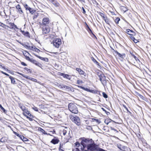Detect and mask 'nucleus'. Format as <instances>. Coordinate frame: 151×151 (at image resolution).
I'll use <instances>...</instances> for the list:
<instances>
[{
  "instance_id": "obj_1",
  "label": "nucleus",
  "mask_w": 151,
  "mask_h": 151,
  "mask_svg": "<svg viewBox=\"0 0 151 151\" xmlns=\"http://www.w3.org/2000/svg\"><path fill=\"white\" fill-rule=\"evenodd\" d=\"M20 108L22 111V114L30 121H32L35 116L31 114V112L29 111L27 108L24 106H21Z\"/></svg>"
},
{
  "instance_id": "obj_2",
  "label": "nucleus",
  "mask_w": 151,
  "mask_h": 151,
  "mask_svg": "<svg viewBox=\"0 0 151 151\" xmlns=\"http://www.w3.org/2000/svg\"><path fill=\"white\" fill-rule=\"evenodd\" d=\"M93 142V141L91 139L85 138H83L82 141L81 142V144L83 146V149L89 145L91 143Z\"/></svg>"
},
{
  "instance_id": "obj_3",
  "label": "nucleus",
  "mask_w": 151,
  "mask_h": 151,
  "mask_svg": "<svg viewBox=\"0 0 151 151\" xmlns=\"http://www.w3.org/2000/svg\"><path fill=\"white\" fill-rule=\"evenodd\" d=\"M69 110L72 113L76 114L78 112L77 107L76 104L73 103H70L68 106Z\"/></svg>"
},
{
  "instance_id": "obj_4",
  "label": "nucleus",
  "mask_w": 151,
  "mask_h": 151,
  "mask_svg": "<svg viewBox=\"0 0 151 151\" xmlns=\"http://www.w3.org/2000/svg\"><path fill=\"white\" fill-rule=\"evenodd\" d=\"M70 120L78 126L81 125V123L79 117L78 116H74L72 115L70 116Z\"/></svg>"
},
{
  "instance_id": "obj_5",
  "label": "nucleus",
  "mask_w": 151,
  "mask_h": 151,
  "mask_svg": "<svg viewBox=\"0 0 151 151\" xmlns=\"http://www.w3.org/2000/svg\"><path fill=\"white\" fill-rule=\"evenodd\" d=\"M81 88L84 90L87 91L88 92H90L94 94H97L100 95H101L100 93L101 92V91H98L97 90H93L90 89L89 88H86L84 87H81Z\"/></svg>"
},
{
  "instance_id": "obj_6",
  "label": "nucleus",
  "mask_w": 151,
  "mask_h": 151,
  "mask_svg": "<svg viewBox=\"0 0 151 151\" xmlns=\"http://www.w3.org/2000/svg\"><path fill=\"white\" fill-rule=\"evenodd\" d=\"M112 50H113L114 52L116 53L118 55L119 57V59L121 61H123L124 60V58L126 57V55L125 53L121 54L118 52L116 50H115L113 49V48H111Z\"/></svg>"
},
{
  "instance_id": "obj_7",
  "label": "nucleus",
  "mask_w": 151,
  "mask_h": 151,
  "mask_svg": "<svg viewBox=\"0 0 151 151\" xmlns=\"http://www.w3.org/2000/svg\"><path fill=\"white\" fill-rule=\"evenodd\" d=\"M54 46L55 47H59L61 44V40L60 39H55L52 41Z\"/></svg>"
},
{
  "instance_id": "obj_8",
  "label": "nucleus",
  "mask_w": 151,
  "mask_h": 151,
  "mask_svg": "<svg viewBox=\"0 0 151 151\" xmlns=\"http://www.w3.org/2000/svg\"><path fill=\"white\" fill-rule=\"evenodd\" d=\"M100 80L102 83L103 85H105L106 83V76L103 74L102 73L99 75Z\"/></svg>"
},
{
  "instance_id": "obj_9",
  "label": "nucleus",
  "mask_w": 151,
  "mask_h": 151,
  "mask_svg": "<svg viewBox=\"0 0 151 151\" xmlns=\"http://www.w3.org/2000/svg\"><path fill=\"white\" fill-rule=\"evenodd\" d=\"M104 123L107 125L109 124V126L110 125H115V122L110 119L106 118L105 119Z\"/></svg>"
},
{
  "instance_id": "obj_10",
  "label": "nucleus",
  "mask_w": 151,
  "mask_h": 151,
  "mask_svg": "<svg viewBox=\"0 0 151 151\" xmlns=\"http://www.w3.org/2000/svg\"><path fill=\"white\" fill-rule=\"evenodd\" d=\"M50 30V28L48 25L43 26L42 31L43 34H46L49 33Z\"/></svg>"
},
{
  "instance_id": "obj_11",
  "label": "nucleus",
  "mask_w": 151,
  "mask_h": 151,
  "mask_svg": "<svg viewBox=\"0 0 151 151\" xmlns=\"http://www.w3.org/2000/svg\"><path fill=\"white\" fill-rule=\"evenodd\" d=\"M19 74L24 77V78H26L27 79H28L29 80H31L32 81H33L34 82H37V80L34 78L30 77L25 75L23 74L22 73H20Z\"/></svg>"
},
{
  "instance_id": "obj_12",
  "label": "nucleus",
  "mask_w": 151,
  "mask_h": 151,
  "mask_svg": "<svg viewBox=\"0 0 151 151\" xmlns=\"http://www.w3.org/2000/svg\"><path fill=\"white\" fill-rule=\"evenodd\" d=\"M50 21L48 18H44L42 19V24H41L42 26H47L48 25Z\"/></svg>"
},
{
  "instance_id": "obj_13",
  "label": "nucleus",
  "mask_w": 151,
  "mask_h": 151,
  "mask_svg": "<svg viewBox=\"0 0 151 151\" xmlns=\"http://www.w3.org/2000/svg\"><path fill=\"white\" fill-rule=\"evenodd\" d=\"M24 6L26 10L29 11L30 13L32 14L36 12L35 10L29 7L27 4H24Z\"/></svg>"
},
{
  "instance_id": "obj_14",
  "label": "nucleus",
  "mask_w": 151,
  "mask_h": 151,
  "mask_svg": "<svg viewBox=\"0 0 151 151\" xmlns=\"http://www.w3.org/2000/svg\"><path fill=\"white\" fill-rule=\"evenodd\" d=\"M118 147L122 151H129L130 150L129 147L120 145H118Z\"/></svg>"
},
{
  "instance_id": "obj_15",
  "label": "nucleus",
  "mask_w": 151,
  "mask_h": 151,
  "mask_svg": "<svg viewBox=\"0 0 151 151\" xmlns=\"http://www.w3.org/2000/svg\"><path fill=\"white\" fill-rule=\"evenodd\" d=\"M30 62L41 68H42V67H43L41 63L33 58H32V60Z\"/></svg>"
},
{
  "instance_id": "obj_16",
  "label": "nucleus",
  "mask_w": 151,
  "mask_h": 151,
  "mask_svg": "<svg viewBox=\"0 0 151 151\" xmlns=\"http://www.w3.org/2000/svg\"><path fill=\"white\" fill-rule=\"evenodd\" d=\"M76 70L78 73L80 75H82L84 77L86 76V73L81 69L79 68H76Z\"/></svg>"
},
{
  "instance_id": "obj_17",
  "label": "nucleus",
  "mask_w": 151,
  "mask_h": 151,
  "mask_svg": "<svg viewBox=\"0 0 151 151\" xmlns=\"http://www.w3.org/2000/svg\"><path fill=\"white\" fill-rule=\"evenodd\" d=\"M16 8L18 10L17 12L20 14H23L24 12L22 10V9L20 5L18 4L17 5H16Z\"/></svg>"
},
{
  "instance_id": "obj_18",
  "label": "nucleus",
  "mask_w": 151,
  "mask_h": 151,
  "mask_svg": "<svg viewBox=\"0 0 151 151\" xmlns=\"http://www.w3.org/2000/svg\"><path fill=\"white\" fill-rule=\"evenodd\" d=\"M137 136L139 140L141 141L143 143H146L145 140L143 138L142 136L140 134H138Z\"/></svg>"
},
{
  "instance_id": "obj_19",
  "label": "nucleus",
  "mask_w": 151,
  "mask_h": 151,
  "mask_svg": "<svg viewBox=\"0 0 151 151\" xmlns=\"http://www.w3.org/2000/svg\"><path fill=\"white\" fill-rule=\"evenodd\" d=\"M127 60L129 62H130L132 63H135V60L133 58L132 54L130 53V55L128 57Z\"/></svg>"
},
{
  "instance_id": "obj_20",
  "label": "nucleus",
  "mask_w": 151,
  "mask_h": 151,
  "mask_svg": "<svg viewBox=\"0 0 151 151\" xmlns=\"http://www.w3.org/2000/svg\"><path fill=\"white\" fill-rule=\"evenodd\" d=\"M54 138L52 139L50 141V142L54 145H55L58 144L59 142V140L58 138L56 137H54Z\"/></svg>"
},
{
  "instance_id": "obj_21",
  "label": "nucleus",
  "mask_w": 151,
  "mask_h": 151,
  "mask_svg": "<svg viewBox=\"0 0 151 151\" xmlns=\"http://www.w3.org/2000/svg\"><path fill=\"white\" fill-rule=\"evenodd\" d=\"M35 55L41 60L44 61L45 62H48L49 61V59L47 58H43L42 57L38 55H37L35 54Z\"/></svg>"
},
{
  "instance_id": "obj_22",
  "label": "nucleus",
  "mask_w": 151,
  "mask_h": 151,
  "mask_svg": "<svg viewBox=\"0 0 151 151\" xmlns=\"http://www.w3.org/2000/svg\"><path fill=\"white\" fill-rule=\"evenodd\" d=\"M37 130L38 131L41 132L42 135L47 134L45 130L40 127H38Z\"/></svg>"
},
{
  "instance_id": "obj_23",
  "label": "nucleus",
  "mask_w": 151,
  "mask_h": 151,
  "mask_svg": "<svg viewBox=\"0 0 151 151\" xmlns=\"http://www.w3.org/2000/svg\"><path fill=\"white\" fill-rule=\"evenodd\" d=\"M84 149L83 148V147H76L73 149V151H82Z\"/></svg>"
},
{
  "instance_id": "obj_24",
  "label": "nucleus",
  "mask_w": 151,
  "mask_h": 151,
  "mask_svg": "<svg viewBox=\"0 0 151 151\" xmlns=\"http://www.w3.org/2000/svg\"><path fill=\"white\" fill-rule=\"evenodd\" d=\"M126 32L128 34L130 35L132 34H135V33L132 30L129 29H127L126 30Z\"/></svg>"
},
{
  "instance_id": "obj_25",
  "label": "nucleus",
  "mask_w": 151,
  "mask_h": 151,
  "mask_svg": "<svg viewBox=\"0 0 151 151\" xmlns=\"http://www.w3.org/2000/svg\"><path fill=\"white\" fill-rule=\"evenodd\" d=\"M22 33L24 36L27 37L29 36V33L28 32H25L24 31H21Z\"/></svg>"
},
{
  "instance_id": "obj_26",
  "label": "nucleus",
  "mask_w": 151,
  "mask_h": 151,
  "mask_svg": "<svg viewBox=\"0 0 151 151\" xmlns=\"http://www.w3.org/2000/svg\"><path fill=\"white\" fill-rule=\"evenodd\" d=\"M120 9L123 11L124 12H126L128 10L127 8L125 6H121L120 7Z\"/></svg>"
},
{
  "instance_id": "obj_27",
  "label": "nucleus",
  "mask_w": 151,
  "mask_h": 151,
  "mask_svg": "<svg viewBox=\"0 0 151 151\" xmlns=\"http://www.w3.org/2000/svg\"><path fill=\"white\" fill-rule=\"evenodd\" d=\"M51 2L56 6H59V4L55 0H51Z\"/></svg>"
},
{
  "instance_id": "obj_28",
  "label": "nucleus",
  "mask_w": 151,
  "mask_h": 151,
  "mask_svg": "<svg viewBox=\"0 0 151 151\" xmlns=\"http://www.w3.org/2000/svg\"><path fill=\"white\" fill-rule=\"evenodd\" d=\"M20 138L24 142H27L29 140L27 138L24 137V136L22 135L20 136Z\"/></svg>"
},
{
  "instance_id": "obj_29",
  "label": "nucleus",
  "mask_w": 151,
  "mask_h": 151,
  "mask_svg": "<svg viewBox=\"0 0 151 151\" xmlns=\"http://www.w3.org/2000/svg\"><path fill=\"white\" fill-rule=\"evenodd\" d=\"M115 125H115H110L109 126V127L111 128V130L114 131L115 133H117L118 132V131L114 128V126Z\"/></svg>"
},
{
  "instance_id": "obj_30",
  "label": "nucleus",
  "mask_w": 151,
  "mask_h": 151,
  "mask_svg": "<svg viewBox=\"0 0 151 151\" xmlns=\"http://www.w3.org/2000/svg\"><path fill=\"white\" fill-rule=\"evenodd\" d=\"M63 77L70 80L71 78V76L67 74H64Z\"/></svg>"
},
{
  "instance_id": "obj_31",
  "label": "nucleus",
  "mask_w": 151,
  "mask_h": 151,
  "mask_svg": "<svg viewBox=\"0 0 151 151\" xmlns=\"http://www.w3.org/2000/svg\"><path fill=\"white\" fill-rule=\"evenodd\" d=\"M9 78L10 79L11 81V83L13 84H15L16 83L14 78V77L10 76Z\"/></svg>"
},
{
  "instance_id": "obj_32",
  "label": "nucleus",
  "mask_w": 151,
  "mask_h": 151,
  "mask_svg": "<svg viewBox=\"0 0 151 151\" xmlns=\"http://www.w3.org/2000/svg\"><path fill=\"white\" fill-rule=\"evenodd\" d=\"M132 56L133 57V58L135 60V61H136L137 62H138V61H139V60L134 55L132 54Z\"/></svg>"
},
{
  "instance_id": "obj_33",
  "label": "nucleus",
  "mask_w": 151,
  "mask_h": 151,
  "mask_svg": "<svg viewBox=\"0 0 151 151\" xmlns=\"http://www.w3.org/2000/svg\"><path fill=\"white\" fill-rule=\"evenodd\" d=\"M64 87V88L66 89L68 91H71L72 89H73L72 87V86L69 87L65 86Z\"/></svg>"
},
{
  "instance_id": "obj_34",
  "label": "nucleus",
  "mask_w": 151,
  "mask_h": 151,
  "mask_svg": "<svg viewBox=\"0 0 151 151\" xmlns=\"http://www.w3.org/2000/svg\"><path fill=\"white\" fill-rule=\"evenodd\" d=\"M92 121L93 122H95V121L97 123H98V124H99L101 123V122L99 119H96L94 118L92 119Z\"/></svg>"
},
{
  "instance_id": "obj_35",
  "label": "nucleus",
  "mask_w": 151,
  "mask_h": 151,
  "mask_svg": "<svg viewBox=\"0 0 151 151\" xmlns=\"http://www.w3.org/2000/svg\"><path fill=\"white\" fill-rule=\"evenodd\" d=\"M0 26L4 28H6L5 27H9V26H7L6 25H5L3 24V23L0 22Z\"/></svg>"
},
{
  "instance_id": "obj_36",
  "label": "nucleus",
  "mask_w": 151,
  "mask_h": 151,
  "mask_svg": "<svg viewBox=\"0 0 151 151\" xmlns=\"http://www.w3.org/2000/svg\"><path fill=\"white\" fill-rule=\"evenodd\" d=\"M75 145L76 147H81V145L78 142H76L75 143Z\"/></svg>"
},
{
  "instance_id": "obj_37",
  "label": "nucleus",
  "mask_w": 151,
  "mask_h": 151,
  "mask_svg": "<svg viewBox=\"0 0 151 151\" xmlns=\"http://www.w3.org/2000/svg\"><path fill=\"white\" fill-rule=\"evenodd\" d=\"M137 96H139L141 99H142L143 100H145L144 97L143 96H142V95H141V94L137 93Z\"/></svg>"
},
{
  "instance_id": "obj_38",
  "label": "nucleus",
  "mask_w": 151,
  "mask_h": 151,
  "mask_svg": "<svg viewBox=\"0 0 151 151\" xmlns=\"http://www.w3.org/2000/svg\"><path fill=\"white\" fill-rule=\"evenodd\" d=\"M32 48L33 49V51H35L37 52L38 53L40 51V50L38 49L37 48Z\"/></svg>"
},
{
  "instance_id": "obj_39",
  "label": "nucleus",
  "mask_w": 151,
  "mask_h": 151,
  "mask_svg": "<svg viewBox=\"0 0 151 151\" xmlns=\"http://www.w3.org/2000/svg\"><path fill=\"white\" fill-rule=\"evenodd\" d=\"M120 20V19L117 17L116 18V19L115 20V22L116 24H118L119 23V22Z\"/></svg>"
},
{
  "instance_id": "obj_40",
  "label": "nucleus",
  "mask_w": 151,
  "mask_h": 151,
  "mask_svg": "<svg viewBox=\"0 0 151 151\" xmlns=\"http://www.w3.org/2000/svg\"><path fill=\"white\" fill-rule=\"evenodd\" d=\"M83 83V81L82 80H77L76 83L78 84H80Z\"/></svg>"
},
{
  "instance_id": "obj_41",
  "label": "nucleus",
  "mask_w": 151,
  "mask_h": 151,
  "mask_svg": "<svg viewBox=\"0 0 151 151\" xmlns=\"http://www.w3.org/2000/svg\"><path fill=\"white\" fill-rule=\"evenodd\" d=\"M92 60L93 61V62L95 63H96L97 65H98L99 63L96 60L93 58H92Z\"/></svg>"
},
{
  "instance_id": "obj_42",
  "label": "nucleus",
  "mask_w": 151,
  "mask_h": 151,
  "mask_svg": "<svg viewBox=\"0 0 151 151\" xmlns=\"http://www.w3.org/2000/svg\"><path fill=\"white\" fill-rule=\"evenodd\" d=\"M9 24L10 25V26H11V29L14 28V23L9 22Z\"/></svg>"
},
{
  "instance_id": "obj_43",
  "label": "nucleus",
  "mask_w": 151,
  "mask_h": 151,
  "mask_svg": "<svg viewBox=\"0 0 151 151\" xmlns=\"http://www.w3.org/2000/svg\"><path fill=\"white\" fill-rule=\"evenodd\" d=\"M0 108L4 113H6V111L5 109L2 106L1 104H0Z\"/></svg>"
},
{
  "instance_id": "obj_44",
  "label": "nucleus",
  "mask_w": 151,
  "mask_h": 151,
  "mask_svg": "<svg viewBox=\"0 0 151 151\" xmlns=\"http://www.w3.org/2000/svg\"><path fill=\"white\" fill-rule=\"evenodd\" d=\"M134 35V34H132L130 35L129 36V37L130 38L131 40L133 41L134 39L135 38L133 36ZM134 35H135V34H134Z\"/></svg>"
},
{
  "instance_id": "obj_45",
  "label": "nucleus",
  "mask_w": 151,
  "mask_h": 151,
  "mask_svg": "<svg viewBox=\"0 0 151 151\" xmlns=\"http://www.w3.org/2000/svg\"><path fill=\"white\" fill-rule=\"evenodd\" d=\"M103 96L105 98H107L108 97L107 95L104 92L102 93Z\"/></svg>"
},
{
  "instance_id": "obj_46",
  "label": "nucleus",
  "mask_w": 151,
  "mask_h": 151,
  "mask_svg": "<svg viewBox=\"0 0 151 151\" xmlns=\"http://www.w3.org/2000/svg\"><path fill=\"white\" fill-rule=\"evenodd\" d=\"M32 109L36 111H38V108L37 107H35V106H34V107H32Z\"/></svg>"
},
{
  "instance_id": "obj_47",
  "label": "nucleus",
  "mask_w": 151,
  "mask_h": 151,
  "mask_svg": "<svg viewBox=\"0 0 151 151\" xmlns=\"http://www.w3.org/2000/svg\"><path fill=\"white\" fill-rule=\"evenodd\" d=\"M65 86V85H62L61 84H60L58 86V87L59 88L63 89V88H64V87Z\"/></svg>"
},
{
  "instance_id": "obj_48",
  "label": "nucleus",
  "mask_w": 151,
  "mask_h": 151,
  "mask_svg": "<svg viewBox=\"0 0 151 151\" xmlns=\"http://www.w3.org/2000/svg\"><path fill=\"white\" fill-rule=\"evenodd\" d=\"M26 59L27 60L30 62H31V61L32 60V58H30L28 56H26Z\"/></svg>"
},
{
  "instance_id": "obj_49",
  "label": "nucleus",
  "mask_w": 151,
  "mask_h": 151,
  "mask_svg": "<svg viewBox=\"0 0 151 151\" xmlns=\"http://www.w3.org/2000/svg\"><path fill=\"white\" fill-rule=\"evenodd\" d=\"M67 132V130L65 129H64L63 131V134L64 135H65Z\"/></svg>"
},
{
  "instance_id": "obj_50",
  "label": "nucleus",
  "mask_w": 151,
  "mask_h": 151,
  "mask_svg": "<svg viewBox=\"0 0 151 151\" xmlns=\"http://www.w3.org/2000/svg\"><path fill=\"white\" fill-rule=\"evenodd\" d=\"M63 143H60L59 148H63Z\"/></svg>"
},
{
  "instance_id": "obj_51",
  "label": "nucleus",
  "mask_w": 151,
  "mask_h": 151,
  "mask_svg": "<svg viewBox=\"0 0 151 151\" xmlns=\"http://www.w3.org/2000/svg\"><path fill=\"white\" fill-rule=\"evenodd\" d=\"M58 74L59 76H62L63 77V76L64 75V73H62L61 72H59L58 73Z\"/></svg>"
},
{
  "instance_id": "obj_52",
  "label": "nucleus",
  "mask_w": 151,
  "mask_h": 151,
  "mask_svg": "<svg viewBox=\"0 0 151 151\" xmlns=\"http://www.w3.org/2000/svg\"><path fill=\"white\" fill-rule=\"evenodd\" d=\"M127 112L128 113V114L130 115L131 116H133V115L132 114V113L130 112L129 110Z\"/></svg>"
},
{
  "instance_id": "obj_53",
  "label": "nucleus",
  "mask_w": 151,
  "mask_h": 151,
  "mask_svg": "<svg viewBox=\"0 0 151 151\" xmlns=\"http://www.w3.org/2000/svg\"><path fill=\"white\" fill-rule=\"evenodd\" d=\"M1 73H2V74H4L6 76H9V74H7V73L3 71H1Z\"/></svg>"
},
{
  "instance_id": "obj_54",
  "label": "nucleus",
  "mask_w": 151,
  "mask_h": 151,
  "mask_svg": "<svg viewBox=\"0 0 151 151\" xmlns=\"http://www.w3.org/2000/svg\"><path fill=\"white\" fill-rule=\"evenodd\" d=\"M38 16V14H35L33 17V19H34L35 18H36Z\"/></svg>"
},
{
  "instance_id": "obj_55",
  "label": "nucleus",
  "mask_w": 151,
  "mask_h": 151,
  "mask_svg": "<svg viewBox=\"0 0 151 151\" xmlns=\"http://www.w3.org/2000/svg\"><path fill=\"white\" fill-rule=\"evenodd\" d=\"M105 21L106 23H107L108 24H109V21L108 18H107L106 20H105Z\"/></svg>"
},
{
  "instance_id": "obj_56",
  "label": "nucleus",
  "mask_w": 151,
  "mask_h": 151,
  "mask_svg": "<svg viewBox=\"0 0 151 151\" xmlns=\"http://www.w3.org/2000/svg\"><path fill=\"white\" fill-rule=\"evenodd\" d=\"M122 106L127 111H128L129 110L127 108V107L124 104H122Z\"/></svg>"
},
{
  "instance_id": "obj_57",
  "label": "nucleus",
  "mask_w": 151,
  "mask_h": 151,
  "mask_svg": "<svg viewBox=\"0 0 151 151\" xmlns=\"http://www.w3.org/2000/svg\"><path fill=\"white\" fill-rule=\"evenodd\" d=\"M87 30L90 33H92V31L91 30V29L90 28H89L88 29H87Z\"/></svg>"
},
{
  "instance_id": "obj_58",
  "label": "nucleus",
  "mask_w": 151,
  "mask_h": 151,
  "mask_svg": "<svg viewBox=\"0 0 151 151\" xmlns=\"http://www.w3.org/2000/svg\"><path fill=\"white\" fill-rule=\"evenodd\" d=\"M86 128L87 129H92V127L90 126H87L86 127Z\"/></svg>"
},
{
  "instance_id": "obj_59",
  "label": "nucleus",
  "mask_w": 151,
  "mask_h": 151,
  "mask_svg": "<svg viewBox=\"0 0 151 151\" xmlns=\"http://www.w3.org/2000/svg\"><path fill=\"white\" fill-rule=\"evenodd\" d=\"M82 9L83 11V13L84 14H85L86 13V12L85 10V9H84V8H83V7H82Z\"/></svg>"
},
{
  "instance_id": "obj_60",
  "label": "nucleus",
  "mask_w": 151,
  "mask_h": 151,
  "mask_svg": "<svg viewBox=\"0 0 151 151\" xmlns=\"http://www.w3.org/2000/svg\"><path fill=\"white\" fill-rule=\"evenodd\" d=\"M21 63V64L23 66H26L27 65L25 63H24V62H22Z\"/></svg>"
},
{
  "instance_id": "obj_61",
  "label": "nucleus",
  "mask_w": 151,
  "mask_h": 151,
  "mask_svg": "<svg viewBox=\"0 0 151 151\" xmlns=\"http://www.w3.org/2000/svg\"><path fill=\"white\" fill-rule=\"evenodd\" d=\"M47 51L48 52H50L51 53H52L55 54H57L58 53L57 52H52L51 51Z\"/></svg>"
},
{
  "instance_id": "obj_62",
  "label": "nucleus",
  "mask_w": 151,
  "mask_h": 151,
  "mask_svg": "<svg viewBox=\"0 0 151 151\" xmlns=\"http://www.w3.org/2000/svg\"><path fill=\"white\" fill-rule=\"evenodd\" d=\"M99 15L102 17H103V16H104V14L101 12H100L99 13Z\"/></svg>"
},
{
  "instance_id": "obj_63",
  "label": "nucleus",
  "mask_w": 151,
  "mask_h": 151,
  "mask_svg": "<svg viewBox=\"0 0 151 151\" xmlns=\"http://www.w3.org/2000/svg\"><path fill=\"white\" fill-rule=\"evenodd\" d=\"M15 134L17 136L19 137L20 138V135L19 134L17 133V132H15Z\"/></svg>"
},
{
  "instance_id": "obj_64",
  "label": "nucleus",
  "mask_w": 151,
  "mask_h": 151,
  "mask_svg": "<svg viewBox=\"0 0 151 151\" xmlns=\"http://www.w3.org/2000/svg\"><path fill=\"white\" fill-rule=\"evenodd\" d=\"M133 41L135 42V43H137L138 42V40H137L135 39V38L133 40Z\"/></svg>"
}]
</instances>
